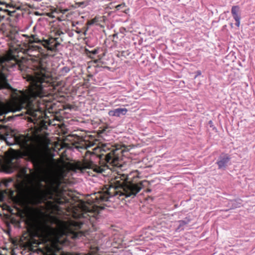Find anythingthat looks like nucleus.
<instances>
[{"instance_id": "1", "label": "nucleus", "mask_w": 255, "mask_h": 255, "mask_svg": "<svg viewBox=\"0 0 255 255\" xmlns=\"http://www.w3.org/2000/svg\"><path fill=\"white\" fill-rule=\"evenodd\" d=\"M34 72L27 74L25 78L29 85L25 91H17L13 89L8 83L5 76L0 73V89L6 90L12 100L9 110L2 103H0V116L8 112H15L24 110L27 114L36 119L38 113L42 117L45 106L42 98L48 95V86L51 84L50 72L43 67L38 59L33 65Z\"/></svg>"}, {"instance_id": "2", "label": "nucleus", "mask_w": 255, "mask_h": 255, "mask_svg": "<svg viewBox=\"0 0 255 255\" xmlns=\"http://www.w3.org/2000/svg\"><path fill=\"white\" fill-rule=\"evenodd\" d=\"M0 138L7 145H18L22 150V152L12 150L1 165L3 171L7 173L16 171L18 177L22 180L23 183H31L33 177L27 172V169L22 167L20 163V158L25 157L32 163L35 168L39 169L41 167V162L38 152L30 144L31 137L23 135L15 136L11 133H5L0 135Z\"/></svg>"}, {"instance_id": "3", "label": "nucleus", "mask_w": 255, "mask_h": 255, "mask_svg": "<svg viewBox=\"0 0 255 255\" xmlns=\"http://www.w3.org/2000/svg\"><path fill=\"white\" fill-rule=\"evenodd\" d=\"M114 184L115 185H111L106 191L96 193L93 200L99 204L107 201L109 198L118 195L120 197L133 198L147 184V182L143 180L134 183L127 181V176L123 175L116 177Z\"/></svg>"}, {"instance_id": "4", "label": "nucleus", "mask_w": 255, "mask_h": 255, "mask_svg": "<svg viewBox=\"0 0 255 255\" xmlns=\"http://www.w3.org/2000/svg\"><path fill=\"white\" fill-rule=\"evenodd\" d=\"M66 235V231L64 230H56L51 229L48 231L43 239L44 245V255H57L56 252L61 250V246L66 242L64 237Z\"/></svg>"}, {"instance_id": "5", "label": "nucleus", "mask_w": 255, "mask_h": 255, "mask_svg": "<svg viewBox=\"0 0 255 255\" xmlns=\"http://www.w3.org/2000/svg\"><path fill=\"white\" fill-rule=\"evenodd\" d=\"M73 216L75 219H88L92 221V218L96 215L93 207L84 202H80L73 208Z\"/></svg>"}, {"instance_id": "6", "label": "nucleus", "mask_w": 255, "mask_h": 255, "mask_svg": "<svg viewBox=\"0 0 255 255\" xmlns=\"http://www.w3.org/2000/svg\"><path fill=\"white\" fill-rule=\"evenodd\" d=\"M84 222L81 220L79 221H71L69 226L65 227L67 231L71 233L72 239H78L84 235V233L82 231H79L81 228Z\"/></svg>"}, {"instance_id": "7", "label": "nucleus", "mask_w": 255, "mask_h": 255, "mask_svg": "<svg viewBox=\"0 0 255 255\" xmlns=\"http://www.w3.org/2000/svg\"><path fill=\"white\" fill-rule=\"evenodd\" d=\"M0 64L4 65L8 68H20V65L16 58L11 53H8L2 57H0Z\"/></svg>"}, {"instance_id": "8", "label": "nucleus", "mask_w": 255, "mask_h": 255, "mask_svg": "<svg viewBox=\"0 0 255 255\" xmlns=\"http://www.w3.org/2000/svg\"><path fill=\"white\" fill-rule=\"evenodd\" d=\"M34 43H41V40L36 35H31L29 41V45L26 51L27 54L31 56L38 55L39 51L41 49L40 47L33 45Z\"/></svg>"}, {"instance_id": "9", "label": "nucleus", "mask_w": 255, "mask_h": 255, "mask_svg": "<svg viewBox=\"0 0 255 255\" xmlns=\"http://www.w3.org/2000/svg\"><path fill=\"white\" fill-rule=\"evenodd\" d=\"M118 149L111 151L106 155V160L107 163L113 166L119 167L121 165L120 163V157L118 156L117 152Z\"/></svg>"}, {"instance_id": "10", "label": "nucleus", "mask_w": 255, "mask_h": 255, "mask_svg": "<svg viewBox=\"0 0 255 255\" xmlns=\"http://www.w3.org/2000/svg\"><path fill=\"white\" fill-rule=\"evenodd\" d=\"M83 169H92L98 173H103L105 169L103 168L97 166L91 161H85L83 164Z\"/></svg>"}, {"instance_id": "11", "label": "nucleus", "mask_w": 255, "mask_h": 255, "mask_svg": "<svg viewBox=\"0 0 255 255\" xmlns=\"http://www.w3.org/2000/svg\"><path fill=\"white\" fill-rule=\"evenodd\" d=\"M230 160V156L227 154H222L217 162L219 169H224Z\"/></svg>"}, {"instance_id": "12", "label": "nucleus", "mask_w": 255, "mask_h": 255, "mask_svg": "<svg viewBox=\"0 0 255 255\" xmlns=\"http://www.w3.org/2000/svg\"><path fill=\"white\" fill-rule=\"evenodd\" d=\"M128 112L126 108H117L109 112V115L113 117H120L121 116L125 115Z\"/></svg>"}, {"instance_id": "13", "label": "nucleus", "mask_w": 255, "mask_h": 255, "mask_svg": "<svg viewBox=\"0 0 255 255\" xmlns=\"http://www.w3.org/2000/svg\"><path fill=\"white\" fill-rule=\"evenodd\" d=\"M57 38H51L47 40H44V43L42 45L44 46L45 48H46L48 50H49V48L50 46H54V43L55 41H57Z\"/></svg>"}, {"instance_id": "14", "label": "nucleus", "mask_w": 255, "mask_h": 255, "mask_svg": "<svg viewBox=\"0 0 255 255\" xmlns=\"http://www.w3.org/2000/svg\"><path fill=\"white\" fill-rule=\"evenodd\" d=\"M240 12V7L238 5L233 6L231 9L232 14L235 19L240 18L241 16L239 13Z\"/></svg>"}, {"instance_id": "15", "label": "nucleus", "mask_w": 255, "mask_h": 255, "mask_svg": "<svg viewBox=\"0 0 255 255\" xmlns=\"http://www.w3.org/2000/svg\"><path fill=\"white\" fill-rule=\"evenodd\" d=\"M37 195L40 198V200H41V194L45 196V191L42 190V188L43 187V185L41 184L40 182H38L37 184Z\"/></svg>"}, {"instance_id": "16", "label": "nucleus", "mask_w": 255, "mask_h": 255, "mask_svg": "<svg viewBox=\"0 0 255 255\" xmlns=\"http://www.w3.org/2000/svg\"><path fill=\"white\" fill-rule=\"evenodd\" d=\"M70 71V68L67 66H65L61 68L60 71V75L65 76Z\"/></svg>"}, {"instance_id": "17", "label": "nucleus", "mask_w": 255, "mask_h": 255, "mask_svg": "<svg viewBox=\"0 0 255 255\" xmlns=\"http://www.w3.org/2000/svg\"><path fill=\"white\" fill-rule=\"evenodd\" d=\"M8 12V15H11V12L7 9H3L2 8L0 7V18L2 19L5 17V15L4 13Z\"/></svg>"}, {"instance_id": "18", "label": "nucleus", "mask_w": 255, "mask_h": 255, "mask_svg": "<svg viewBox=\"0 0 255 255\" xmlns=\"http://www.w3.org/2000/svg\"><path fill=\"white\" fill-rule=\"evenodd\" d=\"M60 45V43L58 42H57L56 41H55L54 43V46H50L49 48V50L51 51H54L56 48Z\"/></svg>"}, {"instance_id": "19", "label": "nucleus", "mask_w": 255, "mask_h": 255, "mask_svg": "<svg viewBox=\"0 0 255 255\" xmlns=\"http://www.w3.org/2000/svg\"><path fill=\"white\" fill-rule=\"evenodd\" d=\"M97 21V20L96 18H94L92 19L91 20L88 21L87 23V24L88 25H91L93 24L94 23H95Z\"/></svg>"}, {"instance_id": "20", "label": "nucleus", "mask_w": 255, "mask_h": 255, "mask_svg": "<svg viewBox=\"0 0 255 255\" xmlns=\"http://www.w3.org/2000/svg\"><path fill=\"white\" fill-rule=\"evenodd\" d=\"M125 6H126L125 3H122V4L117 5L116 7L117 10H119L121 8L125 7Z\"/></svg>"}, {"instance_id": "21", "label": "nucleus", "mask_w": 255, "mask_h": 255, "mask_svg": "<svg viewBox=\"0 0 255 255\" xmlns=\"http://www.w3.org/2000/svg\"><path fill=\"white\" fill-rule=\"evenodd\" d=\"M179 222L180 223V224H179L180 227L188 223V222H186L185 221H183V220L179 221Z\"/></svg>"}, {"instance_id": "22", "label": "nucleus", "mask_w": 255, "mask_h": 255, "mask_svg": "<svg viewBox=\"0 0 255 255\" xmlns=\"http://www.w3.org/2000/svg\"><path fill=\"white\" fill-rule=\"evenodd\" d=\"M240 19H241V17L237 18V19H235V20L236 21V25L238 27L240 26Z\"/></svg>"}, {"instance_id": "23", "label": "nucleus", "mask_w": 255, "mask_h": 255, "mask_svg": "<svg viewBox=\"0 0 255 255\" xmlns=\"http://www.w3.org/2000/svg\"><path fill=\"white\" fill-rule=\"evenodd\" d=\"M92 54L95 55L98 53V50L94 49L90 52Z\"/></svg>"}, {"instance_id": "24", "label": "nucleus", "mask_w": 255, "mask_h": 255, "mask_svg": "<svg viewBox=\"0 0 255 255\" xmlns=\"http://www.w3.org/2000/svg\"><path fill=\"white\" fill-rule=\"evenodd\" d=\"M63 32H62V31H57V33H56V34L58 35H60L61 34H63Z\"/></svg>"}, {"instance_id": "25", "label": "nucleus", "mask_w": 255, "mask_h": 255, "mask_svg": "<svg viewBox=\"0 0 255 255\" xmlns=\"http://www.w3.org/2000/svg\"><path fill=\"white\" fill-rule=\"evenodd\" d=\"M83 4H84V2H78L77 3V4L78 5V6H81L82 5H83Z\"/></svg>"}, {"instance_id": "26", "label": "nucleus", "mask_w": 255, "mask_h": 255, "mask_svg": "<svg viewBox=\"0 0 255 255\" xmlns=\"http://www.w3.org/2000/svg\"><path fill=\"white\" fill-rule=\"evenodd\" d=\"M88 27H87L85 30V31L84 32V35H86V31L88 30Z\"/></svg>"}, {"instance_id": "27", "label": "nucleus", "mask_w": 255, "mask_h": 255, "mask_svg": "<svg viewBox=\"0 0 255 255\" xmlns=\"http://www.w3.org/2000/svg\"><path fill=\"white\" fill-rule=\"evenodd\" d=\"M0 4H4V2H0Z\"/></svg>"}, {"instance_id": "28", "label": "nucleus", "mask_w": 255, "mask_h": 255, "mask_svg": "<svg viewBox=\"0 0 255 255\" xmlns=\"http://www.w3.org/2000/svg\"><path fill=\"white\" fill-rule=\"evenodd\" d=\"M2 134H0V135H2ZM0 140H1V138H0Z\"/></svg>"}]
</instances>
